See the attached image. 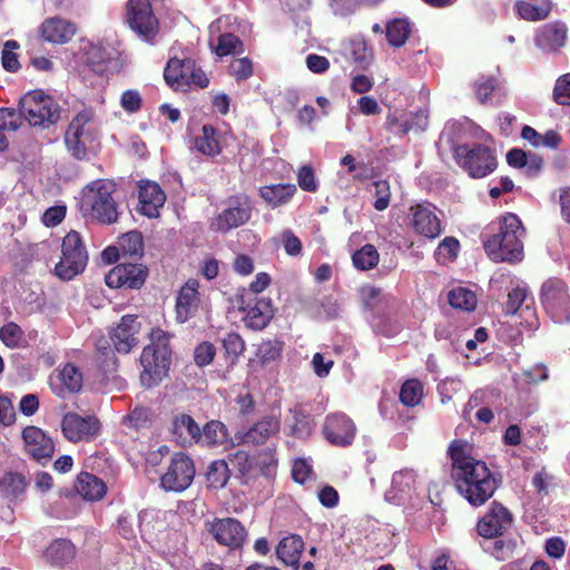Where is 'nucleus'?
Instances as JSON below:
<instances>
[{
    "instance_id": "obj_1",
    "label": "nucleus",
    "mask_w": 570,
    "mask_h": 570,
    "mask_svg": "<svg viewBox=\"0 0 570 570\" xmlns=\"http://www.w3.org/2000/svg\"><path fill=\"white\" fill-rule=\"evenodd\" d=\"M470 445L453 442L450 448L452 476L459 493L473 507L484 504L498 488L488 465L470 454Z\"/></svg>"
},
{
    "instance_id": "obj_2",
    "label": "nucleus",
    "mask_w": 570,
    "mask_h": 570,
    "mask_svg": "<svg viewBox=\"0 0 570 570\" xmlns=\"http://www.w3.org/2000/svg\"><path fill=\"white\" fill-rule=\"evenodd\" d=\"M525 230L514 214L508 213L483 234V246L494 262H520L523 257L522 238Z\"/></svg>"
},
{
    "instance_id": "obj_3",
    "label": "nucleus",
    "mask_w": 570,
    "mask_h": 570,
    "mask_svg": "<svg viewBox=\"0 0 570 570\" xmlns=\"http://www.w3.org/2000/svg\"><path fill=\"white\" fill-rule=\"evenodd\" d=\"M149 337L150 343L144 347L140 356V381L147 387L158 384L167 375L171 355L168 333L157 327L151 330Z\"/></svg>"
},
{
    "instance_id": "obj_4",
    "label": "nucleus",
    "mask_w": 570,
    "mask_h": 570,
    "mask_svg": "<svg viewBox=\"0 0 570 570\" xmlns=\"http://www.w3.org/2000/svg\"><path fill=\"white\" fill-rule=\"evenodd\" d=\"M116 187L111 180L97 179L82 189L80 209L104 224L117 220L118 213L112 194Z\"/></svg>"
},
{
    "instance_id": "obj_5",
    "label": "nucleus",
    "mask_w": 570,
    "mask_h": 570,
    "mask_svg": "<svg viewBox=\"0 0 570 570\" xmlns=\"http://www.w3.org/2000/svg\"><path fill=\"white\" fill-rule=\"evenodd\" d=\"M20 118L23 117L30 126L48 128L58 122L61 108L55 98L42 90L27 92L20 100Z\"/></svg>"
},
{
    "instance_id": "obj_6",
    "label": "nucleus",
    "mask_w": 570,
    "mask_h": 570,
    "mask_svg": "<svg viewBox=\"0 0 570 570\" xmlns=\"http://www.w3.org/2000/svg\"><path fill=\"white\" fill-rule=\"evenodd\" d=\"M95 119V109L85 107L70 121L65 134V144L72 157L81 159L86 156L87 145L94 140L96 135Z\"/></svg>"
},
{
    "instance_id": "obj_7",
    "label": "nucleus",
    "mask_w": 570,
    "mask_h": 570,
    "mask_svg": "<svg viewBox=\"0 0 570 570\" xmlns=\"http://www.w3.org/2000/svg\"><path fill=\"white\" fill-rule=\"evenodd\" d=\"M88 254L80 235L71 230L62 239L61 257L55 266V274L62 281H70L83 272Z\"/></svg>"
},
{
    "instance_id": "obj_8",
    "label": "nucleus",
    "mask_w": 570,
    "mask_h": 570,
    "mask_svg": "<svg viewBox=\"0 0 570 570\" xmlns=\"http://www.w3.org/2000/svg\"><path fill=\"white\" fill-rule=\"evenodd\" d=\"M456 163L472 178H483L493 173L498 166L493 151L483 145H458L453 147Z\"/></svg>"
},
{
    "instance_id": "obj_9",
    "label": "nucleus",
    "mask_w": 570,
    "mask_h": 570,
    "mask_svg": "<svg viewBox=\"0 0 570 570\" xmlns=\"http://www.w3.org/2000/svg\"><path fill=\"white\" fill-rule=\"evenodd\" d=\"M541 302L554 323L570 322V297L567 286L559 278H551L541 287Z\"/></svg>"
},
{
    "instance_id": "obj_10",
    "label": "nucleus",
    "mask_w": 570,
    "mask_h": 570,
    "mask_svg": "<svg viewBox=\"0 0 570 570\" xmlns=\"http://www.w3.org/2000/svg\"><path fill=\"white\" fill-rule=\"evenodd\" d=\"M490 286L493 291H508V301L504 304V313L508 315H515L532 299L528 296L527 284L510 272H497L490 281Z\"/></svg>"
},
{
    "instance_id": "obj_11",
    "label": "nucleus",
    "mask_w": 570,
    "mask_h": 570,
    "mask_svg": "<svg viewBox=\"0 0 570 570\" xmlns=\"http://www.w3.org/2000/svg\"><path fill=\"white\" fill-rule=\"evenodd\" d=\"M252 216L250 200L246 195L229 197L226 207L212 220L210 228L215 232L227 233L246 224Z\"/></svg>"
},
{
    "instance_id": "obj_12",
    "label": "nucleus",
    "mask_w": 570,
    "mask_h": 570,
    "mask_svg": "<svg viewBox=\"0 0 570 570\" xmlns=\"http://www.w3.org/2000/svg\"><path fill=\"white\" fill-rule=\"evenodd\" d=\"M155 0H129L127 19L130 28L145 41L153 42L158 33V20L154 14Z\"/></svg>"
},
{
    "instance_id": "obj_13",
    "label": "nucleus",
    "mask_w": 570,
    "mask_h": 570,
    "mask_svg": "<svg viewBox=\"0 0 570 570\" xmlns=\"http://www.w3.org/2000/svg\"><path fill=\"white\" fill-rule=\"evenodd\" d=\"M194 478L195 466L191 459L184 453H177L171 458L160 484L166 491L181 492L191 484Z\"/></svg>"
},
{
    "instance_id": "obj_14",
    "label": "nucleus",
    "mask_w": 570,
    "mask_h": 570,
    "mask_svg": "<svg viewBox=\"0 0 570 570\" xmlns=\"http://www.w3.org/2000/svg\"><path fill=\"white\" fill-rule=\"evenodd\" d=\"M410 225L414 232L425 238L434 239L442 234V224L436 208L430 204H417L410 208Z\"/></svg>"
},
{
    "instance_id": "obj_15",
    "label": "nucleus",
    "mask_w": 570,
    "mask_h": 570,
    "mask_svg": "<svg viewBox=\"0 0 570 570\" xmlns=\"http://www.w3.org/2000/svg\"><path fill=\"white\" fill-rule=\"evenodd\" d=\"M208 531L219 544L230 549L240 548L247 534L243 524L234 518L214 519L208 523Z\"/></svg>"
},
{
    "instance_id": "obj_16",
    "label": "nucleus",
    "mask_w": 570,
    "mask_h": 570,
    "mask_svg": "<svg viewBox=\"0 0 570 570\" xmlns=\"http://www.w3.org/2000/svg\"><path fill=\"white\" fill-rule=\"evenodd\" d=\"M99 428V421L95 416H81L71 412L65 414L61 422L63 435L71 442L90 440L98 433Z\"/></svg>"
},
{
    "instance_id": "obj_17",
    "label": "nucleus",
    "mask_w": 570,
    "mask_h": 570,
    "mask_svg": "<svg viewBox=\"0 0 570 570\" xmlns=\"http://www.w3.org/2000/svg\"><path fill=\"white\" fill-rule=\"evenodd\" d=\"M147 277V271L139 264H119L105 277L110 288H140Z\"/></svg>"
},
{
    "instance_id": "obj_18",
    "label": "nucleus",
    "mask_w": 570,
    "mask_h": 570,
    "mask_svg": "<svg viewBox=\"0 0 570 570\" xmlns=\"http://www.w3.org/2000/svg\"><path fill=\"white\" fill-rule=\"evenodd\" d=\"M356 428L353 421L343 413L326 416L324 435L326 440L337 446L350 445L355 438Z\"/></svg>"
},
{
    "instance_id": "obj_19",
    "label": "nucleus",
    "mask_w": 570,
    "mask_h": 570,
    "mask_svg": "<svg viewBox=\"0 0 570 570\" xmlns=\"http://www.w3.org/2000/svg\"><path fill=\"white\" fill-rule=\"evenodd\" d=\"M512 514L500 503L493 502L478 523V531L484 538L502 535L512 524Z\"/></svg>"
},
{
    "instance_id": "obj_20",
    "label": "nucleus",
    "mask_w": 570,
    "mask_h": 570,
    "mask_svg": "<svg viewBox=\"0 0 570 570\" xmlns=\"http://www.w3.org/2000/svg\"><path fill=\"white\" fill-rule=\"evenodd\" d=\"M140 324L136 315H125L111 331L110 340L118 353H129L138 344Z\"/></svg>"
},
{
    "instance_id": "obj_21",
    "label": "nucleus",
    "mask_w": 570,
    "mask_h": 570,
    "mask_svg": "<svg viewBox=\"0 0 570 570\" xmlns=\"http://www.w3.org/2000/svg\"><path fill=\"white\" fill-rule=\"evenodd\" d=\"M198 287V281L190 278L178 292L175 306L178 323H186L198 312L200 305Z\"/></svg>"
},
{
    "instance_id": "obj_22",
    "label": "nucleus",
    "mask_w": 570,
    "mask_h": 570,
    "mask_svg": "<svg viewBox=\"0 0 570 570\" xmlns=\"http://www.w3.org/2000/svg\"><path fill=\"white\" fill-rule=\"evenodd\" d=\"M22 438L27 453L35 460L41 462L51 459L55 451L53 441L41 429L28 426L23 430Z\"/></svg>"
},
{
    "instance_id": "obj_23",
    "label": "nucleus",
    "mask_w": 570,
    "mask_h": 570,
    "mask_svg": "<svg viewBox=\"0 0 570 570\" xmlns=\"http://www.w3.org/2000/svg\"><path fill=\"white\" fill-rule=\"evenodd\" d=\"M50 386L53 393L65 397L82 387V374L73 364H66L50 376Z\"/></svg>"
},
{
    "instance_id": "obj_24",
    "label": "nucleus",
    "mask_w": 570,
    "mask_h": 570,
    "mask_svg": "<svg viewBox=\"0 0 570 570\" xmlns=\"http://www.w3.org/2000/svg\"><path fill=\"white\" fill-rule=\"evenodd\" d=\"M165 200L166 195L158 184L147 181L139 186V210L142 215L157 217Z\"/></svg>"
},
{
    "instance_id": "obj_25",
    "label": "nucleus",
    "mask_w": 570,
    "mask_h": 570,
    "mask_svg": "<svg viewBox=\"0 0 570 570\" xmlns=\"http://www.w3.org/2000/svg\"><path fill=\"white\" fill-rule=\"evenodd\" d=\"M567 28L563 23H547L540 27L535 33V45L546 52H554L564 46Z\"/></svg>"
},
{
    "instance_id": "obj_26",
    "label": "nucleus",
    "mask_w": 570,
    "mask_h": 570,
    "mask_svg": "<svg viewBox=\"0 0 570 570\" xmlns=\"http://www.w3.org/2000/svg\"><path fill=\"white\" fill-rule=\"evenodd\" d=\"M40 33L48 42L66 43L75 36L76 27L66 19L52 17L42 22Z\"/></svg>"
},
{
    "instance_id": "obj_27",
    "label": "nucleus",
    "mask_w": 570,
    "mask_h": 570,
    "mask_svg": "<svg viewBox=\"0 0 570 570\" xmlns=\"http://www.w3.org/2000/svg\"><path fill=\"white\" fill-rule=\"evenodd\" d=\"M243 309L245 312L244 322L253 330H263L274 315L272 301L266 298H256Z\"/></svg>"
},
{
    "instance_id": "obj_28",
    "label": "nucleus",
    "mask_w": 570,
    "mask_h": 570,
    "mask_svg": "<svg viewBox=\"0 0 570 570\" xmlns=\"http://www.w3.org/2000/svg\"><path fill=\"white\" fill-rule=\"evenodd\" d=\"M281 421L275 415L264 416L245 432L243 442L246 444H263L278 433Z\"/></svg>"
},
{
    "instance_id": "obj_29",
    "label": "nucleus",
    "mask_w": 570,
    "mask_h": 570,
    "mask_svg": "<svg viewBox=\"0 0 570 570\" xmlns=\"http://www.w3.org/2000/svg\"><path fill=\"white\" fill-rule=\"evenodd\" d=\"M284 431L286 434L297 439H305L313 431V420L302 406H295L289 410L285 419Z\"/></svg>"
},
{
    "instance_id": "obj_30",
    "label": "nucleus",
    "mask_w": 570,
    "mask_h": 570,
    "mask_svg": "<svg viewBox=\"0 0 570 570\" xmlns=\"http://www.w3.org/2000/svg\"><path fill=\"white\" fill-rule=\"evenodd\" d=\"M416 475L413 470L404 469L392 476L391 489L385 497L389 501L399 504L404 495H409L415 488Z\"/></svg>"
},
{
    "instance_id": "obj_31",
    "label": "nucleus",
    "mask_w": 570,
    "mask_h": 570,
    "mask_svg": "<svg viewBox=\"0 0 570 570\" xmlns=\"http://www.w3.org/2000/svg\"><path fill=\"white\" fill-rule=\"evenodd\" d=\"M112 53L114 50L108 47L90 45L86 51V62L95 73L102 76L116 65Z\"/></svg>"
},
{
    "instance_id": "obj_32",
    "label": "nucleus",
    "mask_w": 570,
    "mask_h": 570,
    "mask_svg": "<svg viewBox=\"0 0 570 570\" xmlns=\"http://www.w3.org/2000/svg\"><path fill=\"white\" fill-rule=\"evenodd\" d=\"M219 23L220 19L212 22L209 26V45L214 48L215 52L220 57L240 52L243 47L242 41L233 33L218 35L217 43L214 45L215 37L220 30Z\"/></svg>"
},
{
    "instance_id": "obj_33",
    "label": "nucleus",
    "mask_w": 570,
    "mask_h": 570,
    "mask_svg": "<svg viewBox=\"0 0 570 570\" xmlns=\"http://www.w3.org/2000/svg\"><path fill=\"white\" fill-rule=\"evenodd\" d=\"M191 59L171 58L164 71L166 82L174 89H184L187 87V78L190 71Z\"/></svg>"
},
{
    "instance_id": "obj_34",
    "label": "nucleus",
    "mask_w": 570,
    "mask_h": 570,
    "mask_svg": "<svg viewBox=\"0 0 570 570\" xmlns=\"http://www.w3.org/2000/svg\"><path fill=\"white\" fill-rule=\"evenodd\" d=\"M297 188L294 184H272L261 187L259 196L272 208L286 205L295 195Z\"/></svg>"
},
{
    "instance_id": "obj_35",
    "label": "nucleus",
    "mask_w": 570,
    "mask_h": 570,
    "mask_svg": "<svg viewBox=\"0 0 570 570\" xmlns=\"http://www.w3.org/2000/svg\"><path fill=\"white\" fill-rule=\"evenodd\" d=\"M194 148L207 157L219 155L222 146L218 131L212 125H204L194 139Z\"/></svg>"
},
{
    "instance_id": "obj_36",
    "label": "nucleus",
    "mask_w": 570,
    "mask_h": 570,
    "mask_svg": "<svg viewBox=\"0 0 570 570\" xmlns=\"http://www.w3.org/2000/svg\"><path fill=\"white\" fill-rule=\"evenodd\" d=\"M107 487L98 476L82 472L78 476L77 492L88 501H98L106 494Z\"/></svg>"
},
{
    "instance_id": "obj_37",
    "label": "nucleus",
    "mask_w": 570,
    "mask_h": 570,
    "mask_svg": "<svg viewBox=\"0 0 570 570\" xmlns=\"http://www.w3.org/2000/svg\"><path fill=\"white\" fill-rule=\"evenodd\" d=\"M518 14L528 21H539L548 18L552 10L551 0H523L515 3Z\"/></svg>"
},
{
    "instance_id": "obj_38",
    "label": "nucleus",
    "mask_w": 570,
    "mask_h": 570,
    "mask_svg": "<svg viewBox=\"0 0 570 570\" xmlns=\"http://www.w3.org/2000/svg\"><path fill=\"white\" fill-rule=\"evenodd\" d=\"M303 540L298 535L285 537L277 546V557L286 566L297 567L303 551Z\"/></svg>"
},
{
    "instance_id": "obj_39",
    "label": "nucleus",
    "mask_w": 570,
    "mask_h": 570,
    "mask_svg": "<svg viewBox=\"0 0 570 570\" xmlns=\"http://www.w3.org/2000/svg\"><path fill=\"white\" fill-rule=\"evenodd\" d=\"M228 440L229 435L226 425L220 421H210L200 431L198 443L207 446H217L226 444Z\"/></svg>"
},
{
    "instance_id": "obj_40",
    "label": "nucleus",
    "mask_w": 570,
    "mask_h": 570,
    "mask_svg": "<svg viewBox=\"0 0 570 570\" xmlns=\"http://www.w3.org/2000/svg\"><path fill=\"white\" fill-rule=\"evenodd\" d=\"M75 553V546L69 540L58 539L47 548L45 557L51 564L60 566L71 561Z\"/></svg>"
},
{
    "instance_id": "obj_41",
    "label": "nucleus",
    "mask_w": 570,
    "mask_h": 570,
    "mask_svg": "<svg viewBox=\"0 0 570 570\" xmlns=\"http://www.w3.org/2000/svg\"><path fill=\"white\" fill-rule=\"evenodd\" d=\"M411 32V24L406 19H394L386 24V38L391 46L401 47Z\"/></svg>"
},
{
    "instance_id": "obj_42",
    "label": "nucleus",
    "mask_w": 570,
    "mask_h": 570,
    "mask_svg": "<svg viewBox=\"0 0 570 570\" xmlns=\"http://www.w3.org/2000/svg\"><path fill=\"white\" fill-rule=\"evenodd\" d=\"M380 259V254L375 246L366 244L356 250L353 256V265L360 271H370L374 268Z\"/></svg>"
},
{
    "instance_id": "obj_43",
    "label": "nucleus",
    "mask_w": 570,
    "mask_h": 570,
    "mask_svg": "<svg viewBox=\"0 0 570 570\" xmlns=\"http://www.w3.org/2000/svg\"><path fill=\"white\" fill-rule=\"evenodd\" d=\"M230 478L228 463L225 460H216L210 463L207 470V481L210 488H224Z\"/></svg>"
},
{
    "instance_id": "obj_44",
    "label": "nucleus",
    "mask_w": 570,
    "mask_h": 570,
    "mask_svg": "<svg viewBox=\"0 0 570 570\" xmlns=\"http://www.w3.org/2000/svg\"><path fill=\"white\" fill-rule=\"evenodd\" d=\"M449 303L454 308L471 312L476 306V296L471 289L460 286L450 291Z\"/></svg>"
},
{
    "instance_id": "obj_45",
    "label": "nucleus",
    "mask_w": 570,
    "mask_h": 570,
    "mask_svg": "<svg viewBox=\"0 0 570 570\" xmlns=\"http://www.w3.org/2000/svg\"><path fill=\"white\" fill-rule=\"evenodd\" d=\"M423 396V385L419 380L405 381L400 390V401L409 407L417 405Z\"/></svg>"
},
{
    "instance_id": "obj_46",
    "label": "nucleus",
    "mask_w": 570,
    "mask_h": 570,
    "mask_svg": "<svg viewBox=\"0 0 570 570\" xmlns=\"http://www.w3.org/2000/svg\"><path fill=\"white\" fill-rule=\"evenodd\" d=\"M0 340L9 348H19L26 343L24 332L13 322H9L0 328Z\"/></svg>"
},
{
    "instance_id": "obj_47",
    "label": "nucleus",
    "mask_w": 570,
    "mask_h": 570,
    "mask_svg": "<svg viewBox=\"0 0 570 570\" xmlns=\"http://www.w3.org/2000/svg\"><path fill=\"white\" fill-rule=\"evenodd\" d=\"M222 345L225 351L226 357L230 361V364H235L238 357L245 351V342L239 334L230 332L227 333L222 340Z\"/></svg>"
},
{
    "instance_id": "obj_48",
    "label": "nucleus",
    "mask_w": 570,
    "mask_h": 570,
    "mask_svg": "<svg viewBox=\"0 0 570 570\" xmlns=\"http://www.w3.org/2000/svg\"><path fill=\"white\" fill-rule=\"evenodd\" d=\"M174 430L175 433H178L180 435L186 434L190 438V441H194L196 443L199 442L200 438V429L198 424L195 422V420L189 415H180L178 416L174 422Z\"/></svg>"
},
{
    "instance_id": "obj_49",
    "label": "nucleus",
    "mask_w": 570,
    "mask_h": 570,
    "mask_svg": "<svg viewBox=\"0 0 570 570\" xmlns=\"http://www.w3.org/2000/svg\"><path fill=\"white\" fill-rule=\"evenodd\" d=\"M396 124L402 134H406L411 130L423 131L428 127V112L420 109Z\"/></svg>"
},
{
    "instance_id": "obj_50",
    "label": "nucleus",
    "mask_w": 570,
    "mask_h": 570,
    "mask_svg": "<svg viewBox=\"0 0 570 570\" xmlns=\"http://www.w3.org/2000/svg\"><path fill=\"white\" fill-rule=\"evenodd\" d=\"M374 187V208L379 212L385 210L391 202V187L387 180L381 179L373 183Z\"/></svg>"
},
{
    "instance_id": "obj_51",
    "label": "nucleus",
    "mask_w": 570,
    "mask_h": 570,
    "mask_svg": "<svg viewBox=\"0 0 570 570\" xmlns=\"http://www.w3.org/2000/svg\"><path fill=\"white\" fill-rule=\"evenodd\" d=\"M460 243L454 237H445L435 250V257L439 262L445 263L453 261L458 256Z\"/></svg>"
},
{
    "instance_id": "obj_52",
    "label": "nucleus",
    "mask_w": 570,
    "mask_h": 570,
    "mask_svg": "<svg viewBox=\"0 0 570 570\" xmlns=\"http://www.w3.org/2000/svg\"><path fill=\"white\" fill-rule=\"evenodd\" d=\"M3 490L7 494L18 497L26 489V480L22 474L9 472L1 481Z\"/></svg>"
},
{
    "instance_id": "obj_53",
    "label": "nucleus",
    "mask_w": 570,
    "mask_h": 570,
    "mask_svg": "<svg viewBox=\"0 0 570 570\" xmlns=\"http://www.w3.org/2000/svg\"><path fill=\"white\" fill-rule=\"evenodd\" d=\"M19 48V45L14 40H8L2 50V67L10 72H16L20 68L18 55L14 52Z\"/></svg>"
},
{
    "instance_id": "obj_54",
    "label": "nucleus",
    "mask_w": 570,
    "mask_h": 570,
    "mask_svg": "<svg viewBox=\"0 0 570 570\" xmlns=\"http://www.w3.org/2000/svg\"><path fill=\"white\" fill-rule=\"evenodd\" d=\"M350 49L354 61L361 65H366L371 61L372 50L364 39L355 38L351 40Z\"/></svg>"
},
{
    "instance_id": "obj_55",
    "label": "nucleus",
    "mask_w": 570,
    "mask_h": 570,
    "mask_svg": "<svg viewBox=\"0 0 570 570\" xmlns=\"http://www.w3.org/2000/svg\"><path fill=\"white\" fill-rule=\"evenodd\" d=\"M281 344L274 341L262 342L256 352V356L263 363L275 361L281 355Z\"/></svg>"
},
{
    "instance_id": "obj_56",
    "label": "nucleus",
    "mask_w": 570,
    "mask_h": 570,
    "mask_svg": "<svg viewBox=\"0 0 570 570\" xmlns=\"http://www.w3.org/2000/svg\"><path fill=\"white\" fill-rule=\"evenodd\" d=\"M21 125L20 115L8 108L0 109V130L3 132H13Z\"/></svg>"
},
{
    "instance_id": "obj_57",
    "label": "nucleus",
    "mask_w": 570,
    "mask_h": 570,
    "mask_svg": "<svg viewBox=\"0 0 570 570\" xmlns=\"http://www.w3.org/2000/svg\"><path fill=\"white\" fill-rule=\"evenodd\" d=\"M553 96L559 105L570 106V73L558 78L553 89Z\"/></svg>"
},
{
    "instance_id": "obj_58",
    "label": "nucleus",
    "mask_w": 570,
    "mask_h": 570,
    "mask_svg": "<svg viewBox=\"0 0 570 570\" xmlns=\"http://www.w3.org/2000/svg\"><path fill=\"white\" fill-rule=\"evenodd\" d=\"M228 466L232 465L242 475H246L252 469V460L246 451L237 450L228 455Z\"/></svg>"
},
{
    "instance_id": "obj_59",
    "label": "nucleus",
    "mask_w": 570,
    "mask_h": 570,
    "mask_svg": "<svg viewBox=\"0 0 570 570\" xmlns=\"http://www.w3.org/2000/svg\"><path fill=\"white\" fill-rule=\"evenodd\" d=\"M297 183L305 191L314 193L318 188L315 173L311 166H303L298 169Z\"/></svg>"
},
{
    "instance_id": "obj_60",
    "label": "nucleus",
    "mask_w": 570,
    "mask_h": 570,
    "mask_svg": "<svg viewBox=\"0 0 570 570\" xmlns=\"http://www.w3.org/2000/svg\"><path fill=\"white\" fill-rule=\"evenodd\" d=\"M216 355V347L209 342L198 344L194 352L195 363L198 366L210 364Z\"/></svg>"
},
{
    "instance_id": "obj_61",
    "label": "nucleus",
    "mask_w": 570,
    "mask_h": 570,
    "mask_svg": "<svg viewBox=\"0 0 570 570\" xmlns=\"http://www.w3.org/2000/svg\"><path fill=\"white\" fill-rule=\"evenodd\" d=\"M142 98L140 94L135 89H128L121 94L120 106L129 112L135 114L141 108Z\"/></svg>"
},
{
    "instance_id": "obj_62",
    "label": "nucleus",
    "mask_w": 570,
    "mask_h": 570,
    "mask_svg": "<svg viewBox=\"0 0 570 570\" xmlns=\"http://www.w3.org/2000/svg\"><path fill=\"white\" fill-rule=\"evenodd\" d=\"M494 89L495 79L493 77H482L474 85L475 96L482 104L487 102L491 98Z\"/></svg>"
},
{
    "instance_id": "obj_63",
    "label": "nucleus",
    "mask_w": 570,
    "mask_h": 570,
    "mask_svg": "<svg viewBox=\"0 0 570 570\" xmlns=\"http://www.w3.org/2000/svg\"><path fill=\"white\" fill-rule=\"evenodd\" d=\"M229 72L237 80H244L252 76L253 65L248 58L235 59L229 65Z\"/></svg>"
},
{
    "instance_id": "obj_64",
    "label": "nucleus",
    "mask_w": 570,
    "mask_h": 570,
    "mask_svg": "<svg viewBox=\"0 0 570 570\" xmlns=\"http://www.w3.org/2000/svg\"><path fill=\"white\" fill-rule=\"evenodd\" d=\"M532 299L524 305L517 314L521 318L520 325L525 330H537L539 326V318L537 316L535 309L532 306Z\"/></svg>"
}]
</instances>
